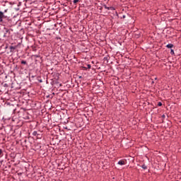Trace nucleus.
<instances>
[{
    "label": "nucleus",
    "instance_id": "1",
    "mask_svg": "<svg viewBox=\"0 0 181 181\" xmlns=\"http://www.w3.org/2000/svg\"><path fill=\"white\" fill-rule=\"evenodd\" d=\"M4 19H6V16L4 14V12L0 11V23L4 22Z\"/></svg>",
    "mask_w": 181,
    "mask_h": 181
},
{
    "label": "nucleus",
    "instance_id": "2",
    "mask_svg": "<svg viewBox=\"0 0 181 181\" xmlns=\"http://www.w3.org/2000/svg\"><path fill=\"white\" fill-rule=\"evenodd\" d=\"M6 32L4 33V37H8L11 33L8 29L4 28Z\"/></svg>",
    "mask_w": 181,
    "mask_h": 181
},
{
    "label": "nucleus",
    "instance_id": "3",
    "mask_svg": "<svg viewBox=\"0 0 181 181\" xmlns=\"http://www.w3.org/2000/svg\"><path fill=\"white\" fill-rule=\"evenodd\" d=\"M118 165H120L121 166L125 165V161L123 160H121L118 162Z\"/></svg>",
    "mask_w": 181,
    "mask_h": 181
},
{
    "label": "nucleus",
    "instance_id": "4",
    "mask_svg": "<svg viewBox=\"0 0 181 181\" xmlns=\"http://www.w3.org/2000/svg\"><path fill=\"white\" fill-rule=\"evenodd\" d=\"M166 47H168V49H172V47H173V44H168V45H167Z\"/></svg>",
    "mask_w": 181,
    "mask_h": 181
},
{
    "label": "nucleus",
    "instance_id": "5",
    "mask_svg": "<svg viewBox=\"0 0 181 181\" xmlns=\"http://www.w3.org/2000/svg\"><path fill=\"white\" fill-rule=\"evenodd\" d=\"M141 168H142V169H144V170H146V169H148V167H147L146 165H143L141 166Z\"/></svg>",
    "mask_w": 181,
    "mask_h": 181
},
{
    "label": "nucleus",
    "instance_id": "6",
    "mask_svg": "<svg viewBox=\"0 0 181 181\" xmlns=\"http://www.w3.org/2000/svg\"><path fill=\"white\" fill-rule=\"evenodd\" d=\"M170 54H175V51H173V49H171V50H170Z\"/></svg>",
    "mask_w": 181,
    "mask_h": 181
},
{
    "label": "nucleus",
    "instance_id": "7",
    "mask_svg": "<svg viewBox=\"0 0 181 181\" xmlns=\"http://www.w3.org/2000/svg\"><path fill=\"white\" fill-rule=\"evenodd\" d=\"M78 1H80V0H74V1H73V2H74V4H77V2H78Z\"/></svg>",
    "mask_w": 181,
    "mask_h": 181
},
{
    "label": "nucleus",
    "instance_id": "8",
    "mask_svg": "<svg viewBox=\"0 0 181 181\" xmlns=\"http://www.w3.org/2000/svg\"><path fill=\"white\" fill-rule=\"evenodd\" d=\"M21 64H26V61H22Z\"/></svg>",
    "mask_w": 181,
    "mask_h": 181
},
{
    "label": "nucleus",
    "instance_id": "9",
    "mask_svg": "<svg viewBox=\"0 0 181 181\" xmlns=\"http://www.w3.org/2000/svg\"><path fill=\"white\" fill-rule=\"evenodd\" d=\"M158 107H162V103H160V102L158 103Z\"/></svg>",
    "mask_w": 181,
    "mask_h": 181
},
{
    "label": "nucleus",
    "instance_id": "10",
    "mask_svg": "<svg viewBox=\"0 0 181 181\" xmlns=\"http://www.w3.org/2000/svg\"><path fill=\"white\" fill-rule=\"evenodd\" d=\"M105 8L107 9L108 11H110V7H107V6H105Z\"/></svg>",
    "mask_w": 181,
    "mask_h": 181
},
{
    "label": "nucleus",
    "instance_id": "11",
    "mask_svg": "<svg viewBox=\"0 0 181 181\" xmlns=\"http://www.w3.org/2000/svg\"><path fill=\"white\" fill-rule=\"evenodd\" d=\"M87 67H88V69H91V65L90 64H88Z\"/></svg>",
    "mask_w": 181,
    "mask_h": 181
},
{
    "label": "nucleus",
    "instance_id": "12",
    "mask_svg": "<svg viewBox=\"0 0 181 181\" xmlns=\"http://www.w3.org/2000/svg\"><path fill=\"white\" fill-rule=\"evenodd\" d=\"M0 155H2V149L0 148Z\"/></svg>",
    "mask_w": 181,
    "mask_h": 181
},
{
    "label": "nucleus",
    "instance_id": "13",
    "mask_svg": "<svg viewBox=\"0 0 181 181\" xmlns=\"http://www.w3.org/2000/svg\"><path fill=\"white\" fill-rule=\"evenodd\" d=\"M10 49H15V47H11Z\"/></svg>",
    "mask_w": 181,
    "mask_h": 181
},
{
    "label": "nucleus",
    "instance_id": "14",
    "mask_svg": "<svg viewBox=\"0 0 181 181\" xmlns=\"http://www.w3.org/2000/svg\"><path fill=\"white\" fill-rule=\"evenodd\" d=\"M35 57H39V55H34Z\"/></svg>",
    "mask_w": 181,
    "mask_h": 181
},
{
    "label": "nucleus",
    "instance_id": "15",
    "mask_svg": "<svg viewBox=\"0 0 181 181\" xmlns=\"http://www.w3.org/2000/svg\"><path fill=\"white\" fill-rule=\"evenodd\" d=\"M110 9H114V7H110Z\"/></svg>",
    "mask_w": 181,
    "mask_h": 181
},
{
    "label": "nucleus",
    "instance_id": "16",
    "mask_svg": "<svg viewBox=\"0 0 181 181\" xmlns=\"http://www.w3.org/2000/svg\"><path fill=\"white\" fill-rule=\"evenodd\" d=\"M155 80H158V78H155Z\"/></svg>",
    "mask_w": 181,
    "mask_h": 181
}]
</instances>
